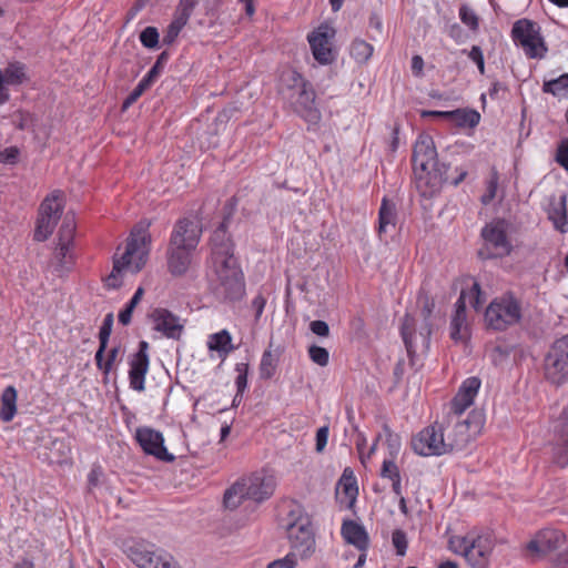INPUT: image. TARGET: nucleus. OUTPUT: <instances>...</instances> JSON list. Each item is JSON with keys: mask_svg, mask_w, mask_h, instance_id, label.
I'll return each mask as SVG.
<instances>
[{"mask_svg": "<svg viewBox=\"0 0 568 568\" xmlns=\"http://www.w3.org/2000/svg\"><path fill=\"white\" fill-rule=\"evenodd\" d=\"M435 303L433 300L428 298L427 296L424 298L423 307H422V315L424 316V323L420 326L419 331L417 332L420 343L423 347L428 348L430 343V335H432V323L429 321L432 313L434 311Z\"/></svg>", "mask_w": 568, "mask_h": 568, "instance_id": "obj_36", "label": "nucleus"}, {"mask_svg": "<svg viewBox=\"0 0 568 568\" xmlns=\"http://www.w3.org/2000/svg\"><path fill=\"white\" fill-rule=\"evenodd\" d=\"M466 301L476 311L481 307L485 296L478 282H474L468 290H463L455 303V312L450 321V338L455 342H463L468 338Z\"/></svg>", "mask_w": 568, "mask_h": 568, "instance_id": "obj_12", "label": "nucleus"}, {"mask_svg": "<svg viewBox=\"0 0 568 568\" xmlns=\"http://www.w3.org/2000/svg\"><path fill=\"white\" fill-rule=\"evenodd\" d=\"M153 322V328L160 332L164 337L180 339L184 329L181 318L166 308H155L150 314Z\"/></svg>", "mask_w": 568, "mask_h": 568, "instance_id": "obj_24", "label": "nucleus"}, {"mask_svg": "<svg viewBox=\"0 0 568 568\" xmlns=\"http://www.w3.org/2000/svg\"><path fill=\"white\" fill-rule=\"evenodd\" d=\"M449 123L459 128H475L480 122V114L474 109H456L450 111Z\"/></svg>", "mask_w": 568, "mask_h": 568, "instance_id": "obj_35", "label": "nucleus"}, {"mask_svg": "<svg viewBox=\"0 0 568 568\" xmlns=\"http://www.w3.org/2000/svg\"><path fill=\"white\" fill-rule=\"evenodd\" d=\"M521 318V300L511 291H507L493 298L485 311L487 327L497 332L506 331L520 323Z\"/></svg>", "mask_w": 568, "mask_h": 568, "instance_id": "obj_9", "label": "nucleus"}, {"mask_svg": "<svg viewBox=\"0 0 568 568\" xmlns=\"http://www.w3.org/2000/svg\"><path fill=\"white\" fill-rule=\"evenodd\" d=\"M277 358L274 357L271 349L264 351L260 363V376L263 379H270L275 375Z\"/></svg>", "mask_w": 568, "mask_h": 568, "instance_id": "obj_40", "label": "nucleus"}, {"mask_svg": "<svg viewBox=\"0 0 568 568\" xmlns=\"http://www.w3.org/2000/svg\"><path fill=\"white\" fill-rule=\"evenodd\" d=\"M216 278L211 282L214 296L222 302L233 303L245 295L244 274L236 260L213 264Z\"/></svg>", "mask_w": 568, "mask_h": 568, "instance_id": "obj_7", "label": "nucleus"}, {"mask_svg": "<svg viewBox=\"0 0 568 568\" xmlns=\"http://www.w3.org/2000/svg\"><path fill=\"white\" fill-rule=\"evenodd\" d=\"M73 250H74V247L57 244V247H55V251L53 254V260H54L53 272L58 276H63L68 272L71 271V268L74 264V260H75Z\"/></svg>", "mask_w": 568, "mask_h": 568, "instance_id": "obj_31", "label": "nucleus"}, {"mask_svg": "<svg viewBox=\"0 0 568 568\" xmlns=\"http://www.w3.org/2000/svg\"><path fill=\"white\" fill-rule=\"evenodd\" d=\"M565 534L558 529H541L526 545V550L531 556L540 558L558 549L565 542Z\"/></svg>", "mask_w": 568, "mask_h": 568, "instance_id": "obj_21", "label": "nucleus"}, {"mask_svg": "<svg viewBox=\"0 0 568 568\" xmlns=\"http://www.w3.org/2000/svg\"><path fill=\"white\" fill-rule=\"evenodd\" d=\"M420 115L422 118H438L449 122L452 114L450 111L424 110Z\"/></svg>", "mask_w": 568, "mask_h": 568, "instance_id": "obj_62", "label": "nucleus"}, {"mask_svg": "<svg viewBox=\"0 0 568 568\" xmlns=\"http://www.w3.org/2000/svg\"><path fill=\"white\" fill-rule=\"evenodd\" d=\"M460 21L476 32L479 28V19L476 12L467 4H462L458 12Z\"/></svg>", "mask_w": 568, "mask_h": 568, "instance_id": "obj_44", "label": "nucleus"}, {"mask_svg": "<svg viewBox=\"0 0 568 568\" xmlns=\"http://www.w3.org/2000/svg\"><path fill=\"white\" fill-rule=\"evenodd\" d=\"M555 160L561 168L568 171V136L558 144Z\"/></svg>", "mask_w": 568, "mask_h": 568, "instance_id": "obj_53", "label": "nucleus"}, {"mask_svg": "<svg viewBox=\"0 0 568 568\" xmlns=\"http://www.w3.org/2000/svg\"><path fill=\"white\" fill-rule=\"evenodd\" d=\"M1 74L7 85L17 87L28 80L26 64L19 61L10 62L2 69Z\"/></svg>", "mask_w": 568, "mask_h": 568, "instance_id": "obj_34", "label": "nucleus"}, {"mask_svg": "<svg viewBox=\"0 0 568 568\" xmlns=\"http://www.w3.org/2000/svg\"><path fill=\"white\" fill-rule=\"evenodd\" d=\"M135 440L141 449L146 454L155 457L159 460L172 463L175 456L168 452L164 446L163 434L152 427L141 426L135 430Z\"/></svg>", "mask_w": 568, "mask_h": 568, "instance_id": "obj_17", "label": "nucleus"}, {"mask_svg": "<svg viewBox=\"0 0 568 568\" xmlns=\"http://www.w3.org/2000/svg\"><path fill=\"white\" fill-rule=\"evenodd\" d=\"M566 202V195L560 196L558 201H551L547 212L548 219L552 222L554 227L562 234L568 232Z\"/></svg>", "mask_w": 568, "mask_h": 568, "instance_id": "obj_30", "label": "nucleus"}, {"mask_svg": "<svg viewBox=\"0 0 568 568\" xmlns=\"http://www.w3.org/2000/svg\"><path fill=\"white\" fill-rule=\"evenodd\" d=\"M265 305H266V298L264 297L263 294H257L252 300V308L255 311V320L256 321H258L260 317L262 316Z\"/></svg>", "mask_w": 568, "mask_h": 568, "instance_id": "obj_60", "label": "nucleus"}, {"mask_svg": "<svg viewBox=\"0 0 568 568\" xmlns=\"http://www.w3.org/2000/svg\"><path fill=\"white\" fill-rule=\"evenodd\" d=\"M341 534L347 544L353 545L359 551L367 550L369 546V538L363 525L352 519L344 520Z\"/></svg>", "mask_w": 568, "mask_h": 568, "instance_id": "obj_28", "label": "nucleus"}, {"mask_svg": "<svg viewBox=\"0 0 568 568\" xmlns=\"http://www.w3.org/2000/svg\"><path fill=\"white\" fill-rule=\"evenodd\" d=\"M498 184H499V173L495 168H493L490 175H489L488 180L486 181V192L481 195V199H480V201L484 205L489 204L496 197Z\"/></svg>", "mask_w": 568, "mask_h": 568, "instance_id": "obj_42", "label": "nucleus"}, {"mask_svg": "<svg viewBox=\"0 0 568 568\" xmlns=\"http://www.w3.org/2000/svg\"><path fill=\"white\" fill-rule=\"evenodd\" d=\"M113 320H114V317H113L112 313H109L105 315L103 323L100 327V332H99V342L100 343L108 344L111 332H112Z\"/></svg>", "mask_w": 568, "mask_h": 568, "instance_id": "obj_54", "label": "nucleus"}, {"mask_svg": "<svg viewBox=\"0 0 568 568\" xmlns=\"http://www.w3.org/2000/svg\"><path fill=\"white\" fill-rule=\"evenodd\" d=\"M310 359L318 366H326L329 362V353L326 348L318 345H311L307 349Z\"/></svg>", "mask_w": 568, "mask_h": 568, "instance_id": "obj_47", "label": "nucleus"}, {"mask_svg": "<svg viewBox=\"0 0 568 568\" xmlns=\"http://www.w3.org/2000/svg\"><path fill=\"white\" fill-rule=\"evenodd\" d=\"M20 151L17 146L6 148L0 153V162L4 164H16L18 162Z\"/></svg>", "mask_w": 568, "mask_h": 568, "instance_id": "obj_56", "label": "nucleus"}, {"mask_svg": "<svg viewBox=\"0 0 568 568\" xmlns=\"http://www.w3.org/2000/svg\"><path fill=\"white\" fill-rule=\"evenodd\" d=\"M480 385L481 381L476 376L466 378L462 383L457 394L452 399L448 410L464 415L465 410L473 405Z\"/></svg>", "mask_w": 568, "mask_h": 568, "instance_id": "obj_25", "label": "nucleus"}, {"mask_svg": "<svg viewBox=\"0 0 568 568\" xmlns=\"http://www.w3.org/2000/svg\"><path fill=\"white\" fill-rule=\"evenodd\" d=\"M119 352H120V348L118 346L112 347L109 351L108 357L104 363V374L105 375H108L112 371L113 364L118 358Z\"/></svg>", "mask_w": 568, "mask_h": 568, "instance_id": "obj_61", "label": "nucleus"}, {"mask_svg": "<svg viewBox=\"0 0 568 568\" xmlns=\"http://www.w3.org/2000/svg\"><path fill=\"white\" fill-rule=\"evenodd\" d=\"M448 36L456 41V43H464L467 39L466 33L462 29V27L457 23H454L448 29Z\"/></svg>", "mask_w": 568, "mask_h": 568, "instance_id": "obj_59", "label": "nucleus"}, {"mask_svg": "<svg viewBox=\"0 0 568 568\" xmlns=\"http://www.w3.org/2000/svg\"><path fill=\"white\" fill-rule=\"evenodd\" d=\"M123 551L138 568H181L172 555L145 540L129 539Z\"/></svg>", "mask_w": 568, "mask_h": 568, "instance_id": "obj_10", "label": "nucleus"}, {"mask_svg": "<svg viewBox=\"0 0 568 568\" xmlns=\"http://www.w3.org/2000/svg\"><path fill=\"white\" fill-rule=\"evenodd\" d=\"M148 343L142 341L139 344V351L132 355L129 361V381L130 387L136 392L145 389V376L149 372Z\"/></svg>", "mask_w": 568, "mask_h": 568, "instance_id": "obj_23", "label": "nucleus"}, {"mask_svg": "<svg viewBox=\"0 0 568 568\" xmlns=\"http://www.w3.org/2000/svg\"><path fill=\"white\" fill-rule=\"evenodd\" d=\"M551 460L560 468L568 465V405L562 409L554 424L551 442Z\"/></svg>", "mask_w": 568, "mask_h": 568, "instance_id": "obj_20", "label": "nucleus"}, {"mask_svg": "<svg viewBox=\"0 0 568 568\" xmlns=\"http://www.w3.org/2000/svg\"><path fill=\"white\" fill-rule=\"evenodd\" d=\"M278 93L304 119L308 121L320 119L315 90L312 83L296 70H288L282 73Z\"/></svg>", "mask_w": 568, "mask_h": 568, "instance_id": "obj_4", "label": "nucleus"}, {"mask_svg": "<svg viewBox=\"0 0 568 568\" xmlns=\"http://www.w3.org/2000/svg\"><path fill=\"white\" fill-rule=\"evenodd\" d=\"M196 3V0H180L174 17L187 22Z\"/></svg>", "mask_w": 568, "mask_h": 568, "instance_id": "obj_51", "label": "nucleus"}, {"mask_svg": "<svg viewBox=\"0 0 568 568\" xmlns=\"http://www.w3.org/2000/svg\"><path fill=\"white\" fill-rule=\"evenodd\" d=\"M544 376L552 385L568 382V334L557 338L544 358Z\"/></svg>", "mask_w": 568, "mask_h": 568, "instance_id": "obj_14", "label": "nucleus"}, {"mask_svg": "<svg viewBox=\"0 0 568 568\" xmlns=\"http://www.w3.org/2000/svg\"><path fill=\"white\" fill-rule=\"evenodd\" d=\"M400 335L407 351L409 365L415 372H417L423 366L416 355V344L419 336L415 329V321L409 315H405L403 320Z\"/></svg>", "mask_w": 568, "mask_h": 568, "instance_id": "obj_26", "label": "nucleus"}, {"mask_svg": "<svg viewBox=\"0 0 568 568\" xmlns=\"http://www.w3.org/2000/svg\"><path fill=\"white\" fill-rule=\"evenodd\" d=\"M328 432L327 426L320 427L316 432V450L318 453L323 452L327 444Z\"/></svg>", "mask_w": 568, "mask_h": 568, "instance_id": "obj_58", "label": "nucleus"}, {"mask_svg": "<svg viewBox=\"0 0 568 568\" xmlns=\"http://www.w3.org/2000/svg\"><path fill=\"white\" fill-rule=\"evenodd\" d=\"M397 223V210L394 202L386 196L382 199L378 210V227L377 232L379 237L386 234L389 229H395Z\"/></svg>", "mask_w": 568, "mask_h": 568, "instance_id": "obj_29", "label": "nucleus"}, {"mask_svg": "<svg viewBox=\"0 0 568 568\" xmlns=\"http://www.w3.org/2000/svg\"><path fill=\"white\" fill-rule=\"evenodd\" d=\"M152 84L146 81L144 78L140 80V82L136 84V87L129 93V95L124 99L122 103V110H128L131 105H133L139 98L150 88Z\"/></svg>", "mask_w": 568, "mask_h": 568, "instance_id": "obj_43", "label": "nucleus"}, {"mask_svg": "<svg viewBox=\"0 0 568 568\" xmlns=\"http://www.w3.org/2000/svg\"><path fill=\"white\" fill-rule=\"evenodd\" d=\"M460 52L466 54L477 65L480 74L485 73V58L479 45H473L470 50L463 49Z\"/></svg>", "mask_w": 568, "mask_h": 568, "instance_id": "obj_49", "label": "nucleus"}, {"mask_svg": "<svg viewBox=\"0 0 568 568\" xmlns=\"http://www.w3.org/2000/svg\"><path fill=\"white\" fill-rule=\"evenodd\" d=\"M64 209L63 192L54 190L48 194L39 206L33 239L44 242L53 233Z\"/></svg>", "mask_w": 568, "mask_h": 568, "instance_id": "obj_13", "label": "nucleus"}, {"mask_svg": "<svg viewBox=\"0 0 568 568\" xmlns=\"http://www.w3.org/2000/svg\"><path fill=\"white\" fill-rule=\"evenodd\" d=\"M18 393L13 386H7L1 394L0 419L4 423L11 422L17 414Z\"/></svg>", "mask_w": 568, "mask_h": 568, "instance_id": "obj_33", "label": "nucleus"}, {"mask_svg": "<svg viewBox=\"0 0 568 568\" xmlns=\"http://www.w3.org/2000/svg\"><path fill=\"white\" fill-rule=\"evenodd\" d=\"M140 42L146 49H156L159 47L160 34L155 27H146L140 33Z\"/></svg>", "mask_w": 568, "mask_h": 568, "instance_id": "obj_46", "label": "nucleus"}, {"mask_svg": "<svg viewBox=\"0 0 568 568\" xmlns=\"http://www.w3.org/2000/svg\"><path fill=\"white\" fill-rule=\"evenodd\" d=\"M511 39L528 59H542L548 52L541 28L532 20H517L511 28Z\"/></svg>", "mask_w": 568, "mask_h": 568, "instance_id": "obj_11", "label": "nucleus"}, {"mask_svg": "<svg viewBox=\"0 0 568 568\" xmlns=\"http://www.w3.org/2000/svg\"><path fill=\"white\" fill-rule=\"evenodd\" d=\"M542 92L558 98H568V73L544 81Z\"/></svg>", "mask_w": 568, "mask_h": 568, "instance_id": "obj_37", "label": "nucleus"}, {"mask_svg": "<svg viewBox=\"0 0 568 568\" xmlns=\"http://www.w3.org/2000/svg\"><path fill=\"white\" fill-rule=\"evenodd\" d=\"M412 162L416 187L423 196H434L440 191L443 184L449 181L448 166L445 163H439L432 136L420 134L417 138Z\"/></svg>", "mask_w": 568, "mask_h": 568, "instance_id": "obj_1", "label": "nucleus"}, {"mask_svg": "<svg viewBox=\"0 0 568 568\" xmlns=\"http://www.w3.org/2000/svg\"><path fill=\"white\" fill-rule=\"evenodd\" d=\"M334 37L335 30L327 24H321L307 36L312 54L320 64L326 65L334 61L335 55L332 49Z\"/></svg>", "mask_w": 568, "mask_h": 568, "instance_id": "obj_19", "label": "nucleus"}, {"mask_svg": "<svg viewBox=\"0 0 568 568\" xmlns=\"http://www.w3.org/2000/svg\"><path fill=\"white\" fill-rule=\"evenodd\" d=\"M459 548L454 551L462 554L473 568H487L491 552V542L488 538L478 536L471 540L464 537L458 540Z\"/></svg>", "mask_w": 568, "mask_h": 568, "instance_id": "obj_18", "label": "nucleus"}, {"mask_svg": "<svg viewBox=\"0 0 568 568\" xmlns=\"http://www.w3.org/2000/svg\"><path fill=\"white\" fill-rule=\"evenodd\" d=\"M337 499L345 508L351 509L358 495V486L353 471L346 468L337 484Z\"/></svg>", "mask_w": 568, "mask_h": 568, "instance_id": "obj_27", "label": "nucleus"}, {"mask_svg": "<svg viewBox=\"0 0 568 568\" xmlns=\"http://www.w3.org/2000/svg\"><path fill=\"white\" fill-rule=\"evenodd\" d=\"M484 244L478 251L483 260L501 258L510 254L513 245L507 236L503 221L486 224L481 229Z\"/></svg>", "mask_w": 568, "mask_h": 568, "instance_id": "obj_15", "label": "nucleus"}, {"mask_svg": "<svg viewBox=\"0 0 568 568\" xmlns=\"http://www.w3.org/2000/svg\"><path fill=\"white\" fill-rule=\"evenodd\" d=\"M379 475L382 478L389 479L392 483L402 479L399 468L392 459H384Z\"/></svg>", "mask_w": 568, "mask_h": 568, "instance_id": "obj_48", "label": "nucleus"}, {"mask_svg": "<svg viewBox=\"0 0 568 568\" xmlns=\"http://www.w3.org/2000/svg\"><path fill=\"white\" fill-rule=\"evenodd\" d=\"M412 448L416 454L426 457L447 454L443 425L434 423L422 429L413 437Z\"/></svg>", "mask_w": 568, "mask_h": 568, "instance_id": "obj_16", "label": "nucleus"}, {"mask_svg": "<svg viewBox=\"0 0 568 568\" xmlns=\"http://www.w3.org/2000/svg\"><path fill=\"white\" fill-rule=\"evenodd\" d=\"M207 348L210 351L217 352L219 356L224 359L235 349V346L232 344V336L230 332L227 329H222L209 336Z\"/></svg>", "mask_w": 568, "mask_h": 568, "instance_id": "obj_32", "label": "nucleus"}, {"mask_svg": "<svg viewBox=\"0 0 568 568\" xmlns=\"http://www.w3.org/2000/svg\"><path fill=\"white\" fill-rule=\"evenodd\" d=\"M485 423L480 412L471 410L466 417L463 414L447 410L444 422V438L447 454L465 450L480 434Z\"/></svg>", "mask_w": 568, "mask_h": 568, "instance_id": "obj_5", "label": "nucleus"}, {"mask_svg": "<svg viewBox=\"0 0 568 568\" xmlns=\"http://www.w3.org/2000/svg\"><path fill=\"white\" fill-rule=\"evenodd\" d=\"M297 560L294 559L293 554H287L285 557L271 561L266 568H295Z\"/></svg>", "mask_w": 568, "mask_h": 568, "instance_id": "obj_55", "label": "nucleus"}, {"mask_svg": "<svg viewBox=\"0 0 568 568\" xmlns=\"http://www.w3.org/2000/svg\"><path fill=\"white\" fill-rule=\"evenodd\" d=\"M201 235L197 222L186 217L176 221L165 252L168 272L172 276L181 277L189 272Z\"/></svg>", "mask_w": 568, "mask_h": 568, "instance_id": "obj_2", "label": "nucleus"}, {"mask_svg": "<svg viewBox=\"0 0 568 568\" xmlns=\"http://www.w3.org/2000/svg\"><path fill=\"white\" fill-rule=\"evenodd\" d=\"M286 532L294 559H307L315 552V531L310 516L301 509L291 510L286 519Z\"/></svg>", "mask_w": 568, "mask_h": 568, "instance_id": "obj_8", "label": "nucleus"}, {"mask_svg": "<svg viewBox=\"0 0 568 568\" xmlns=\"http://www.w3.org/2000/svg\"><path fill=\"white\" fill-rule=\"evenodd\" d=\"M392 544L396 549V554L398 556H404L408 546L406 532L402 529H395L392 532Z\"/></svg>", "mask_w": 568, "mask_h": 568, "instance_id": "obj_50", "label": "nucleus"}, {"mask_svg": "<svg viewBox=\"0 0 568 568\" xmlns=\"http://www.w3.org/2000/svg\"><path fill=\"white\" fill-rule=\"evenodd\" d=\"M229 217H224L221 224L214 230L211 236V256L212 263L229 262L236 260L234 257V244L227 233Z\"/></svg>", "mask_w": 568, "mask_h": 568, "instance_id": "obj_22", "label": "nucleus"}, {"mask_svg": "<svg viewBox=\"0 0 568 568\" xmlns=\"http://www.w3.org/2000/svg\"><path fill=\"white\" fill-rule=\"evenodd\" d=\"M393 375H394V383L396 385H398L405 375V361L403 358L397 361V363L394 367Z\"/></svg>", "mask_w": 568, "mask_h": 568, "instance_id": "obj_63", "label": "nucleus"}, {"mask_svg": "<svg viewBox=\"0 0 568 568\" xmlns=\"http://www.w3.org/2000/svg\"><path fill=\"white\" fill-rule=\"evenodd\" d=\"M144 294V290L142 287H138L134 292L133 296L129 301V303L125 305V307L119 313V322L122 325H129L131 323L132 313L136 305L140 303L142 296Z\"/></svg>", "mask_w": 568, "mask_h": 568, "instance_id": "obj_41", "label": "nucleus"}, {"mask_svg": "<svg viewBox=\"0 0 568 568\" xmlns=\"http://www.w3.org/2000/svg\"><path fill=\"white\" fill-rule=\"evenodd\" d=\"M149 224H136L126 240L125 251L120 258H113V267L111 274L106 278L109 288H118L121 286L119 276L123 271L138 273L145 265L149 252L151 236L148 232Z\"/></svg>", "mask_w": 568, "mask_h": 568, "instance_id": "obj_3", "label": "nucleus"}, {"mask_svg": "<svg viewBox=\"0 0 568 568\" xmlns=\"http://www.w3.org/2000/svg\"><path fill=\"white\" fill-rule=\"evenodd\" d=\"M373 51V45L362 39H355L352 42L351 57L357 63H366L371 59Z\"/></svg>", "mask_w": 568, "mask_h": 568, "instance_id": "obj_39", "label": "nucleus"}, {"mask_svg": "<svg viewBox=\"0 0 568 568\" xmlns=\"http://www.w3.org/2000/svg\"><path fill=\"white\" fill-rule=\"evenodd\" d=\"M108 344L100 343L99 348L95 353L94 359L98 368L104 373V352L106 349Z\"/></svg>", "mask_w": 568, "mask_h": 568, "instance_id": "obj_64", "label": "nucleus"}, {"mask_svg": "<svg viewBox=\"0 0 568 568\" xmlns=\"http://www.w3.org/2000/svg\"><path fill=\"white\" fill-rule=\"evenodd\" d=\"M74 220L65 215L58 232V245L74 247Z\"/></svg>", "mask_w": 568, "mask_h": 568, "instance_id": "obj_38", "label": "nucleus"}, {"mask_svg": "<svg viewBox=\"0 0 568 568\" xmlns=\"http://www.w3.org/2000/svg\"><path fill=\"white\" fill-rule=\"evenodd\" d=\"M235 371L237 372L235 379L236 389L239 394H243L247 387L248 365L245 363H239L235 366Z\"/></svg>", "mask_w": 568, "mask_h": 568, "instance_id": "obj_52", "label": "nucleus"}, {"mask_svg": "<svg viewBox=\"0 0 568 568\" xmlns=\"http://www.w3.org/2000/svg\"><path fill=\"white\" fill-rule=\"evenodd\" d=\"M310 329L313 334L327 337L329 335V326L325 321L315 320L310 323Z\"/></svg>", "mask_w": 568, "mask_h": 568, "instance_id": "obj_57", "label": "nucleus"}, {"mask_svg": "<svg viewBox=\"0 0 568 568\" xmlns=\"http://www.w3.org/2000/svg\"><path fill=\"white\" fill-rule=\"evenodd\" d=\"M274 489L275 480L273 476L255 473L237 480L226 489L224 505L226 508L234 509L241 505L243 499L262 503L273 495Z\"/></svg>", "mask_w": 568, "mask_h": 568, "instance_id": "obj_6", "label": "nucleus"}, {"mask_svg": "<svg viewBox=\"0 0 568 568\" xmlns=\"http://www.w3.org/2000/svg\"><path fill=\"white\" fill-rule=\"evenodd\" d=\"M186 23L187 22L174 17V19L168 26V28L164 32V36L162 39L163 44L171 45L176 40L181 30L185 27Z\"/></svg>", "mask_w": 568, "mask_h": 568, "instance_id": "obj_45", "label": "nucleus"}]
</instances>
